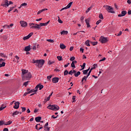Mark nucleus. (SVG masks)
<instances>
[{
  "label": "nucleus",
  "mask_w": 131,
  "mask_h": 131,
  "mask_svg": "<svg viewBox=\"0 0 131 131\" xmlns=\"http://www.w3.org/2000/svg\"><path fill=\"white\" fill-rule=\"evenodd\" d=\"M32 63H33V64H35V65L36 66V67H38V68H41V67H42V66H43V64H45V60L43 59L35 60L34 59H33Z\"/></svg>",
  "instance_id": "f257e3e1"
},
{
  "label": "nucleus",
  "mask_w": 131,
  "mask_h": 131,
  "mask_svg": "<svg viewBox=\"0 0 131 131\" xmlns=\"http://www.w3.org/2000/svg\"><path fill=\"white\" fill-rule=\"evenodd\" d=\"M103 8L107 11L108 13H112V14H115V12L114 11V10L113 9V8L110 6L108 5H104L103 6Z\"/></svg>",
  "instance_id": "f03ea898"
},
{
  "label": "nucleus",
  "mask_w": 131,
  "mask_h": 131,
  "mask_svg": "<svg viewBox=\"0 0 131 131\" xmlns=\"http://www.w3.org/2000/svg\"><path fill=\"white\" fill-rule=\"evenodd\" d=\"M47 108L50 110H53L54 111H57L60 109V107L57 105H49Z\"/></svg>",
  "instance_id": "7ed1b4c3"
},
{
  "label": "nucleus",
  "mask_w": 131,
  "mask_h": 131,
  "mask_svg": "<svg viewBox=\"0 0 131 131\" xmlns=\"http://www.w3.org/2000/svg\"><path fill=\"white\" fill-rule=\"evenodd\" d=\"M31 73L29 72L25 75H24V77L23 76V78H24V79H26L27 80H29V79L31 78Z\"/></svg>",
  "instance_id": "20e7f679"
},
{
  "label": "nucleus",
  "mask_w": 131,
  "mask_h": 131,
  "mask_svg": "<svg viewBox=\"0 0 131 131\" xmlns=\"http://www.w3.org/2000/svg\"><path fill=\"white\" fill-rule=\"evenodd\" d=\"M108 38L101 36L100 38V41L102 43H105L108 41Z\"/></svg>",
  "instance_id": "39448f33"
},
{
  "label": "nucleus",
  "mask_w": 131,
  "mask_h": 131,
  "mask_svg": "<svg viewBox=\"0 0 131 131\" xmlns=\"http://www.w3.org/2000/svg\"><path fill=\"white\" fill-rule=\"evenodd\" d=\"M72 4H73V2H70L66 7L62 8L60 10V12L62 11H63V10H67V9H69V8L71 7Z\"/></svg>",
  "instance_id": "423d86ee"
},
{
  "label": "nucleus",
  "mask_w": 131,
  "mask_h": 131,
  "mask_svg": "<svg viewBox=\"0 0 131 131\" xmlns=\"http://www.w3.org/2000/svg\"><path fill=\"white\" fill-rule=\"evenodd\" d=\"M30 28L31 29L34 28L35 29H39L40 28V25L34 24V25H33V26L30 27Z\"/></svg>",
  "instance_id": "0eeeda50"
},
{
  "label": "nucleus",
  "mask_w": 131,
  "mask_h": 131,
  "mask_svg": "<svg viewBox=\"0 0 131 131\" xmlns=\"http://www.w3.org/2000/svg\"><path fill=\"white\" fill-rule=\"evenodd\" d=\"M20 24L22 27H27V23L25 21L21 20L20 21Z\"/></svg>",
  "instance_id": "6e6552de"
},
{
  "label": "nucleus",
  "mask_w": 131,
  "mask_h": 131,
  "mask_svg": "<svg viewBox=\"0 0 131 131\" xmlns=\"http://www.w3.org/2000/svg\"><path fill=\"white\" fill-rule=\"evenodd\" d=\"M127 13V12H126V11H122L121 12V14H118V16L119 17H123L125 16V15H126Z\"/></svg>",
  "instance_id": "1a4fd4ad"
},
{
  "label": "nucleus",
  "mask_w": 131,
  "mask_h": 131,
  "mask_svg": "<svg viewBox=\"0 0 131 131\" xmlns=\"http://www.w3.org/2000/svg\"><path fill=\"white\" fill-rule=\"evenodd\" d=\"M5 1V4H2L1 6L2 7H4V8H8V6H9V2H8V0H4Z\"/></svg>",
  "instance_id": "9d476101"
},
{
  "label": "nucleus",
  "mask_w": 131,
  "mask_h": 131,
  "mask_svg": "<svg viewBox=\"0 0 131 131\" xmlns=\"http://www.w3.org/2000/svg\"><path fill=\"white\" fill-rule=\"evenodd\" d=\"M14 104L15 105L13 106V108H14V109H18L20 105V102L17 101Z\"/></svg>",
  "instance_id": "9b49d317"
},
{
  "label": "nucleus",
  "mask_w": 131,
  "mask_h": 131,
  "mask_svg": "<svg viewBox=\"0 0 131 131\" xmlns=\"http://www.w3.org/2000/svg\"><path fill=\"white\" fill-rule=\"evenodd\" d=\"M48 125H49V122H47L44 126V128L45 130H48V131L50 130V127H49Z\"/></svg>",
  "instance_id": "f8f14e48"
},
{
  "label": "nucleus",
  "mask_w": 131,
  "mask_h": 131,
  "mask_svg": "<svg viewBox=\"0 0 131 131\" xmlns=\"http://www.w3.org/2000/svg\"><path fill=\"white\" fill-rule=\"evenodd\" d=\"M58 81H59V78L54 77L52 78V82H53V83H57Z\"/></svg>",
  "instance_id": "ddd939ff"
},
{
  "label": "nucleus",
  "mask_w": 131,
  "mask_h": 131,
  "mask_svg": "<svg viewBox=\"0 0 131 131\" xmlns=\"http://www.w3.org/2000/svg\"><path fill=\"white\" fill-rule=\"evenodd\" d=\"M22 74H23V77L24 76V75L27 74L29 72H28V70H21Z\"/></svg>",
  "instance_id": "4468645a"
},
{
  "label": "nucleus",
  "mask_w": 131,
  "mask_h": 131,
  "mask_svg": "<svg viewBox=\"0 0 131 131\" xmlns=\"http://www.w3.org/2000/svg\"><path fill=\"white\" fill-rule=\"evenodd\" d=\"M35 120L36 122H40V120H41V117H36Z\"/></svg>",
  "instance_id": "2eb2a0df"
},
{
  "label": "nucleus",
  "mask_w": 131,
  "mask_h": 131,
  "mask_svg": "<svg viewBox=\"0 0 131 131\" xmlns=\"http://www.w3.org/2000/svg\"><path fill=\"white\" fill-rule=\"evenodd\" d=\"M7 106L6 105V104H3L1 105V107H0V111H2V110H4L5 108H6Z\"/></svg>",
  "instance_id": "dca6fc26"
},
{
  "label": "nucleus",
  "mask_w": 131,
  "mask_h": 131,
  "mask_svg": "<svg viewBox=\"0 0 131 131\" xmlns=\"http://www.w3.org/2000/svg\"><path fill=\"white\" fill-rule=\"evenodd\" d=\"M89 22H90V20L89 19H85V23L87 25L88 28L91 27V26L90 25V23Z\"/></svg>",
  "instance_id": "f3484780"
},
{
  "label": "nucleus",
  "mask_w": 131,
  "mask_h": 131,
  "mask_svg": "<svg viewBox=\"0 0 131 131\" xmlns=\"http://www.w3.org/2000/svg\"><path fill=\"white\" fill-rule=\"evenodd\" d=\"M30 50H31L30 46H29L25 47V51H26V52H29Z\"/></svg>",
  "instance_id": "a211bd4d"
},
{
  "label": "nucleus",
  "mask_w": 131,
  "mask_h": 131,
  "mask_svg": "<svg viewBox=\"0 0 131 131\" xmlns=\"http://www.w3.org/2000/svg\"><path fill=\"white\" fill-rule=\"evenodd\" d=\"M60 48L62 50H64V49H66V46L63 43H60Z\"/></svg>",
  "instance_id": "6ab92c4d"
},
{
  "label": "nucleus",
  "mask_w": 131,
  "mask_h": 131,
  "mask_svg": "<svg viewBox=\"0 0 131 131\" xmlns=\"http://www.w3.org/2000/svg\"><path fill=\"white\" fill-rule=\"evenodd\" d=\"M45 11H48V9L47 8H45V9H43L42 10H39L38 12H37V14L38 15L40 14V13H42V12Z\"/></svg>",
  "instance_id": "aec40b11"
},
{
  "label": "nucleus",
  "mask_w": 131,
  "mask_h": 131,
  "mask_svg": "<svg viewBox=\"0 0 131 131\" xmlns=\"http://www.w3.org/2000/svg\"><path fill=\"white\" fill-rule=\"evenodd\" d=\"M89 71H90V68L86 70H83L82 71L83 74H84L85 75L86 74H88V72H89Z\"/></svg>",
  "instance_id": "412c9836"
},
{
  "label": "nucleus",
  "mask_w": 131,
  "mask_h": 131,
  "mask_svg": "<svg viewBox=\"0 0 131 131\" xmlns=\"http://www.w3.org/2000/svg\"><path fill=\"white\" fill-rule=\"evenodd\" d=\"M79 75H80V72L78 71L77 72V73L74 74V76H75V77H78V76H79Z\"/></svg>",
  "instance_id": "4be33fe9"
},
{
  "label": "nucleus",
  "mask_w": 131,
  "mask_h": 131,
  "mask_svg": "<svg viewBox=\"0 0 131 131\" xmlns=\"http://www.w3.org/2000/svg\"><path fill=\"white\" fill-rule=\"evenodd\" d=\"M88 77L87 76H84L82 78V80H81V82H83V80H84L85 81H86V79L88 78Z\"/></svg>",
  "instance_id": "5701e85b"
},
{
  "label": "nucleus",
  "mask_w": 131,
  "mask_h": 131,
  "mask_svg": "<svg viewBox=\"0 0 131 131\" xmlns=\"http://www.w3.org/2000/svg\"><path fill=\"white\" fill-rule=\"evenodd\" d=\"M36 92H37V90L34 89L31 90L30 91H29L30 94H31V93H36Z\"/></svg>",
  "instance_id": "b1692460"
},
{
  "label": "nucleus",
  "mask_w": 131,
  "mask_h": 131,
  "mask_svg": "<svg viewBox=\"0 0 131 131\" xmlns=\"http://www.w3.org/2000/svg\"><path fill=\"white\" fill-rule=\"evenodd\" d=\"M90 42H91V41H90V40H88L87 41H85V43L86 46H87L88 47H90Z\"/></svg>",
  "instance_id": "393cba45"
},
{
  "label": "nucleus",
  "mask_w": 131,
  "mask_h": 131,
  "mask_svg": "<svg viewBox=\"0 0 131 131\" xmlns=\"http://www.w3.org/2000/svg\"><path fill=\"white\" fill-rule=\"evenodd\" d=\"M5 66H6V62H2V63H0V68H1V67H5Z\"/></svg>",
  "instance_id": "a878e982"
},
{
  "label": "nucleus",
  "mask_w": 131,
  "mask_h": 131,
  "mask_svg": "<svg viewBox=\"0 0 131 131\" xmlns=\"http://www.w3.org/2000/svg\"><path fill=\"white\" fill-rule=\"evenodd\" d=\"M24 6H27V4H26L25 3L21 4L20 5V6L18 8L21 9V8H22V7H24Z\"/></svg>",
  "instance_id": "bb28decb"
},
{
  "label": "nucleus",
  "mask_w": 131,
  "mask_h": 131,
  "mask_svg": "<svg viewBox=\"0 0 131 131\" xmlns=\"http://www.w3.org/2000/svg\"><path fill=\"white\" fill-rule=\"evenodd\" d=\"M61 34H68V31H63L61 32Z\"/></svg>",
  "instance_id": "cd10ccee"
},
{
  "label": "nucleus",
  "mask_w": 131,
  "mask_h": 131,
  "mask_svg": "<svg viewBox=\"0 0 131 131\" xmlns=\"http://www.w3.org/2000/svg\"><path fill=\"white\" fill-rule=\"evenodd\" d=\"M4 28H5L6 29H10V26L8 25H6L4 26H3Z\"/></svg>",
  "instance_id": "c85d7f7f"
},
{
  "label": "nucleus",
  "mask_w": 131,
  "mask_h": 131,
  "mask_svg": "<svg viewBox=\"0 0 131 131\" xmlns=\"http://www.w3.org/2000/svg\"><path fill=\"white\" fill-rule=\"evenodd\" d=\"M19 112L18 111H15L14 112H13V116H14V115H18V114H19Z\"/></svg>",
  "instance_id": "c756f323"
},
{
  "label": "nucleus",
  "mask_w": 131,
  "mask_h": 131,
  "mask_svg": "<svg viewBox=\"0 0 131 131\" xmlns=\"http://www.w3.org/2000/svg\"><path fill=\"white\" fill-rule=\"evenodd\" d=\"M90 42H91V43H92L93 46H96V45H98V42H97V41H96V42L91 41Z\"/></svg>",
  "instance_id": "7c9ffc66"
},
{
  "label": "nucleus",
  "mask_w": 131,
  "mask_h": 131,
  "mask_svg": "<svg viewBox=\"0 0 131 131\" xmlns=\"http://www.w3.org/2000/svg\"><path fill=\"white\" fill-rule=\"evenodd\" d=\"M92 9V7H89L85 11L86 14H88L90 11H91V9Z\"/></svg>",
  "instance_id": "2f4dec72"
},
{
  "label": "nucleus",
  "mask_w": 131,
  "mask_h": 131,
  "mask_svg": "<svg viewBox=\"0 0 131 131\" xmlns=\"http://www.w3.org/2000/svg\"><path fill=\"white\" fill-rule=\"evenodd\" d=\"M28 83H29V81H28L27 82H25L24 83V85H25V86H27V85H28Z\"/></svg>",
  "instance_id": "473e14b6"
},
{
  "label": "nucleus",
  "mask_w": 131,
  "mask_h": 131,
  "mask_svg": "<svg viewBox=\"0 0 131 131\" xmlns=\"http://www.w3.org/2000/svg\"><path fill=\"white\" fill-rule=\"evenodd\" d=\"M0 56L1 57H4V58H7V55L4 54L3 53H0Z\"/></svg>",
  "instance_id": "72a5a7b5"
},
{
  "label": "nucleus",
  "mask_w": 131,
  "mask_h": 131,
  "mask_svg": "<svg viewBox=\"0 0 131 131\" xmlns=\"http://www.w3.org/2000/svg\"><path fill=\"white\" fill-rule=\"evenodd\" d=\"M5 124V122L4 120H1L0 121V126L4 125Z\"/></svg>",
  "instance_id": "f704fd0d"
},
{
  "label": "nucleus",
  "mask_w": 131,
  "mask_h": 131,
  "mask_svg": "<svg viewBox=\"0 0 131 131\" xmlns=\"http://www.w3.org/2000/svg\"><path fill=\"white\" fill-rule=\"evenodd\" d=\"M99 17L100 19H104V17H103V14H102V13L99 14Z\"/></svg>",
  "instance_id": "c9c22d12"
},
{
  "label": "nucleus",
  "mask_w": 131,
  "mask_h": 131,
  "mask_svg": "<svg viewBox=\"0 0 131 131\" xmlns=\"http://www.w3.org/2000/svg\"><path fill=\"white\" fill-rule=\"evenodd\" d=\"M42 89H43V85L39 84V90L41 91Z\"/></svg>",
  "instance_id": "e433bc0d"
},
{
  "label": "nucleus",
  "mask_w": 131,
  "mask_h": 131,
  "mask_svg": "<svg viewBox=\"0 0 131 131\" xmlns=\"http://www.w3.org/2000/svg\"><path fill=\"white\" fill-rule=\"evenodd\" d=\"M54 63H55L54 61H51V60H49V61H48V64H49V65H52V64H54Z\"/></svg>",
  "instance_id": "4c0bfd02"
},
{
  "label": "nucleus",
  "mask_w": 131,
  "mask_h": 131,
  "mask_svg": "<svg viewBox=\"0 0 131 131\" xmlns=\"http://www.w3.org/2000/svg\"><path fill=\"white\" fill-rule=\"evenodd\" d=\"M68 73L69 74L68 71L65 70L64 72V75L66 76L68 74Z\"/></svg>",
  "instance_id": "58836bf2"
},
{
  "label": "nucleus",
  "mask_w": 131,
  "mask_h": 131,
  "mask_svg": "<svg viewBox=\"0 0 131 131\" xmlns=\"http://www.w3.org/2000/svg\"><path fill=\"white\" fill-rule=\"evenodd\" d=\"M57 58L58 59V61H62V56H57Z\"/></svg>",
  "instance_id": "ea45409f"
},
{
  "label": "nucleus",
  "mask_w": 131,
  "mask_h": 131,
  "mask_svg": "<svg viewBox=\"0 0 131 131\" xmlns=\"http://www.w3.org/2000/svg\"><path fill=\"white\" fill-rule=\"evenodd\" d=\"M41 26H47V24L46 23H40V27Z\"/></svg>",
  "instance_id": "a19ab883"
},
{
  "label": "nucleus",
  "mask_w": 131,
  "mask_h": 131,
  "mask_svg": "<svg viewBox=\"0 0 131 131\" xmlns=\"http://www.w3.org/2000/svg\"><path fill=\"white\" fill-rule=\"evenodd\" d=\"M12 123V121H9L7 123L5 124V125H9Z\"/></svg>",
  "instance_id": "79ce46f5"
},
{
  "label": "nucleus",
  "mask_w": 131,
  "mask_h": 131,
  "mask_svg": "<svg viewBox=\"0 0 131 131\" xmlns=\"http://www.w3.org/2000/svg\"><path fill=\"white\" fill-rule=\"evenodd\" d=\"M47 41H49V42H52V43L54 42V40L51 39H48L47 40Z\"/></svg>",
  "instance_id": "37998d69"
},
{
  "label": "nucleus",
  "mask_w": 131,
  "mask_h": 131,
  "mask_svg": "<svg viewBox=\"0 0 131 131\" xmlns=\"http://www.w3.org/2000/svg\"><path fill=\"white\" fill-rule=\"evenodd\" d=\"M81 67L82 70H83V69H84V68H85V63H83Z\"/></svg>",
  "instance_id": "c03bdc74"
},
{
  "label": "nucleus",
  "mask_w": 131,
  "mask_h": 131,
  "mask_svg": "<svg viewBox=\"0 0 131 131\" xmlns=\"http://www.w3.org/2000/svg\"><path fill=\"white\" fill-rule=\"evenodd\" d=\"M33 35V33H31L28 35V37H29V38H30V37H31V36H32Z\"/></svg>",
  "instance_id": "a18cd8bd"
},
{
  "label": "nucleus",
  "mask_w": 131,
  "mask_h": 131,
  "mask_svg": "<svg viewBox=\"0 0 131 131\" xmlns=\"http://www.w3.org/2000/svg\"><path fill=\"white\" fill-rule=\"evenodd\" d=\"M101 22H102V20L99 19V20H98V21L96 22V25H99V24H100V23H101Z\"/></svg>",
  "instance_id": "49530a36"
},
{
  "label": "nucleus",
  "mask_w": 131,
  "mask_h": 131,
  "mask_svg": "<svg viewBox=\"0 0 131 131\" xmlns=\"http://www.w3.org/2000/svg\"><path fill=\"white\" fill-rule=\"evenodd\" d=\"M51 99V97L49 96V97H48L47 98V99L45 98V101L46 102H48V101H50V99Z\"/></svg>",
  "instance_id": "de8ad7c7"
},
{
  "label": "nucleus",
  "mask_w": 131,
  "mask_h": 131,
  "mask_svg": "<svg viewBox=\"0 0 131 131\" xmlns=\"http://www.w3.org/2000/svg\"><path fill=\"white\" fill-rule=\"evenodd\" d=\"M29 39V37H28V36H25L23 38L24 40H26V39Z\"/></svg>",
  "instance_id": "09e8293b"
},
{
  "label": "nucleus",
  "mask_w": 131,
  "mask_h": 131,
  "mask_svg": "<svg viewBox=\"0 0 131 131\" xmlns=\"http://www.w3.org/2000/svg\"><path fill=\"white\" fill-rule=\"evenodd\" d=\"M58 17L59 18V19H58V22L59 23H61V24L63 23V21H62V20H61V19H60V17H59V16H58Z\"/></svg>",
  "instance_id": "8fccbe9b"
},
{
  "label": "nucleus",
  "mask_w": 131,
  "mask_h": 131,
  "mask_svg": "<svg viewBox=\"0 0 131 131\" xmlns=\"http://www.w3.org/2000/svg\"><path fill=\"white\" fill-rule=\"evenodd\" d=\"M29 94H30L29 91V92H26L24 94V97H25L26 96H27V95H28Z\"/></svg>",
  "instance_id": "3c124183"
},
{
  "label": "nucleus",
  "mask_w": 131,
  "mask_h": 131,
  "mask_svg": "<svg viewBox=\"0 0 131 131\" xmlns=\"http://www.w3.org/2000/svg\"><path fill=\"white\" fill-rule=\"evenodd\" d=\"M72 100H73L72 103H74V102H75V96H73Z\"/></svg>",
  "instance_id": "603ef678"
},
{
  "label": "nucleus",
  "mask_w": 131,
  "mask_h": 131,
  "mask_svg": "<svg viewBox=\"0 0 131 131\" xmlns=\"http://www.w3.org/2000/svg\"><path fill=\"white\" fill-rule=\"evenodd\" d=\"M70 61H74V60H75V57L74 56H73L70 58Z\"/></svg>",
  "instance_id": "864d4df0"
},
{
  "label": "nucleus",
  "mask_w": 131,
  "mask_h": 131,
  "mask_svg": "<svg viewBox=\"0 0 131 131\" xmlns=\"http://www.w3.org/2000/svg\"><path fill=\"white\" fill-rule=\"evenodd\" d=\"M13 9H14V7H12L11 8H10V9L8 10V13H10V12H11V11L13 10Z\"/></svg>",
  "instance_id": "5fc2aeb1"
},
{
  "label": "nucleus",
  "mask_w": 131,
  "mask_h": 131,
  "mask_svg": "<svg viewBox=\"0 0 131 131\" xmlns=\"http://www.w3.org/2000/svg\"><path fill=\"white\" fill-rule=\"evenodd\" d=\"M23 112L26 111V107H21Z\"/></svg>",
  "instance_id": "6e6d98bb"
},
{
  "label": "nucleus",
  "mask_w": 131,
  "mask_h": 131,
  "mask_svg": "<svg viewBox=\"0 0 131 131\" xmlns=\"http://www.w3.org/2000/svg\"><path fill=\"white\" fill-rule=\"evenodd\" d=\"M92 72V71L90 70L88 75H87V77H89L90 76V75H91V73Z\"/></svg>",
  "instance_id": "4d7b16f0"
},
{
  "label": "nucleus",
  "mask_w": 131,
  "mask_h": 131,
  "mask_svg": "<svg viewBox=\"0 0 131 131\" xmlns=\"http://www.w3.org/2000/svg\"><path fill=\"white\" fill-rule=\"evenodd\" d=\"M71 67H73V68H75V64L73 63V62H72L71 63Z\"/></svg>",
  "instance_id": "13d9d810"
},
{
  "label": "nucleus",
  "mask_w": 131,
  "mask_h": 131,
  "mask_svg": "<svg viewBox=\"0 0 131 131\" xmlns=\"http://www.w3.org/2000/svg\"><path fill=\"white\" fill-rule=\"evenodd\" d=\"M105 60H106V58L104 57L102 59L100 60L99 62H102V61H105Z\"/></svg>",
  "instance_id": "bf43d9fd"
},
{
  "label": "nucleus",
  "mask_w": 131,
  "mask_h": 131,
  "mask_svg": "<svg viewBox=\"0 0 131 131\" xmlns=\"http://www.w3.org/2000/svg\"><path fill=\"white\" fill-rule=\"evenodd\" d=\"M30 27H31L32 26H33L34 25V23H30L29 24Z\"/></svg>",
  "instance_id": "052dcab7"
},
{
  "label": "nucleus",
  "mask_w": 131,
  "mask_h": 131,
  "mask_svg": "<svg viewBox=\"0 0 131 131\" xmlns=\"http://www.w3.org/2000/svg\"><path fill=\"white\" fill-rule=\"evenodd\" d=\"M57 117H58V115L56 117H55L54 115L52 116V118H54V119H56V118H57Z\"/></svg>",
  "instance_id": "680f3d73"
},
{
  "label": "nucleus",
  "mask_w": 131,
  "mask_h": 131,
  "mask_svg": "<svg viewBox=\"0 0 131 131\" xmlns=\"http://www.w3.org/2000/svg\"><path fill=\"white\" fill-rule=\"evenodd\" d=\"M69 74L71 75H72V74H73V73L72 72V71H70L69 72Z\"/></svg>",
  "instance_id": "e2e57ef3"
},
{
  "label": "nucleus",
  "mask_w": 131,
  "mask_h": 131,
  "mask_svg": "<svg viewBox=\"0 0 131 131\" xmlns=\"http://www.w3.org/2000/svg\"><path fill=\"white\" fill-rule=\"evenodd\" d=\"M73 49H74V48L73 47H70V51H73Z\"/></svg>",
  "instance_id": "0e129e2a"
},
{
  "label": "nucleus",
  "mask_w": 131,
  "mask_h": 131,
  "mask_svg": "<svg viewBox=\"0 0 131 131\" xmlns=\"http://www.w3.org/2000/svg\"><path fill=\"white\" fill-rule=\"evenodd\" d=\"M127 4H131V0H127Z\"/></svg>",
  "instance_id": "69168bd1"
},
{
  "label": "nucleus",
  "mask_w": 131,
  "mask_h": 131,
  "mask_svg": "<svg viewBox=\"0 0 131 131\" xmlns=\"http://www.w3.org/2000/svg\"><path fill=\"white\" fill-rule=\"evenodd\" d=\"M3 131H9V129H8V128H5L3 129Z\"/></svg>",
  "instance_id": "338daca9"
},
{
  "label": "nucleus",
  "mask_w": 131,
  "mask_h": 131,
  "mask_svg": "<svg viewBox=\"0 0 131 131\" xmlns=\"http://www.w3.org/2000/svg\"><path fill=\"white\" fill-rule=\"evenodd\" d=\"M127 14L128 15H131V10H128Z\"/></svg>",
  "instance_id": "774afa93"
}]
</instances>
